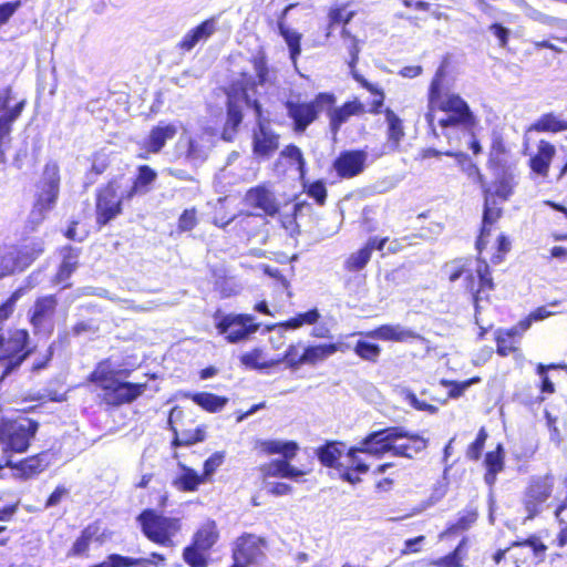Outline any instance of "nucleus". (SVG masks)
<instances>
[{
	"label": "nucleus",
	"mask_w": 567,
	"mask_h": 567,
	"mask_svg": "<svg viewBox=\"0 0 567 567\" xmlns=\"http://www.w3.org/2000/svg\"><path fill=\"white\" fill-rule=\"evenodd\" d=\"M445 74V63L443 62L437 68L430 84L425 120L429 126L434 131L436 120L435 112L440 110L445 113L443 117L437 118V124L441 127L445 128L462 125L465 128H471L475 124V117L468 104L456 94L442 95V83Z\"/></svg>",
	"instance_id": "f257e3e1"
},
{
	"label": "nucleus",
	"mask_w": 567,
	"mask_h": 567,
	"mask_svg": "<svg viewBox=\"0 0 567 567\" xmlns=\"http://www.w3.org/2000/svg\"><path fill=\"white\" fill-rule=\"evenodd\" d=\"M471 259H455L447 262L444 267L451 282L461 278L464 279V287L472 292L475 307L476 323H478L477 315L481 311L480 302L487 298L489 291L494 289L493 278L486 261L477 259L476 267L473 269Z\"/></svg>",
	"instance_id": "f03ea898"
},
{
	"label": "nucleus",
	"mask_w": 567,
	"mask_h": 567,
	"mask_svg": "<svg viewBox=\"0 0 567 567\" xmlns=\"http://www.w3.org/2000/svg\"><path fill=\"white\" fill-rule=\"evenodd\" d=\"M367 444L377 457L392 452L393 455L412 458L426 447L427 441L403 427L394 426L370 433L367 436Z\"/></svg>",
	"instance_id": "7ed1b4c3"
},
{
	"label": "nucleus",
	"mask_w": 567,
	"mask_h": 567,
	"mask_svg": "<svg viewBox=\"0 0 567 567\" xmlns=\"http://www.w3.org/2000/svg\"><path fill=\"white\" fill-rule=\"evenodd\" d=\"M143 535L154 544L173 547L174 538L182 529V522L177 517L165 516L156 509H144L137 517Z\"/></svg>",
	"instance_id": "20e7f679"
},
{
	"label": "nucleus",
	"mask_w": 567,
	"mask_h": 567,
	"mask_svg": "<svg viewBox=\"0 0 567 567\" xmlns=\"http://www.w3.org/2000/svg\"><path fill=\"white\" fill-rule=\"evenodd\" d=\"M126 194L125 178L117 176L96 190V224L102 227L122 214V205L131 200Z\"/></svg>",
	"instance_id": "39448f33"
},
{
	"label": "nucleus",
	"mask_w": 567,
	"mask_h": 567,
	"mask_svg": "<svg viewBox=\"0 0 567 567\" xmlns=\"http://www.w3.org/2000/svg\"><path fill=\"white\" fill-rule=\"evenodd\" d=\"M38 187L37 199L29 215V223L34 226L41 224L56 204L60 192V169L56 163L51 162L44 166Z\"/></svg>",
	"instance_id": "423d86ee"
},
{
	"label": "nucleus",
	"mask_w": 567,
	"mask_h": 567,
	"mask_svg": "<svg viewBox=\"0 0 567 567\" xmlns=\"http://www.w3.org/2000/svg\"><path fill=\"white\" fill-rule=\"evenodd\" d=\"M28 340L27 330L0 326V361L4 362L1 378L17 369L29 355Z\"/></svg>",
	"instance_id": "0eeeda50"
},
{
	"label": "nucleus",
	"mask_w": 567,
	"mask_h": 567,
	"mask_svg": "<svg viewBox=\"0 0 567 567\" xmlns=\"http://www.w3.org/2000/svg\"><path fill=\"white\" fill-rule=\"evenodd\" d=\"M91 381L95 382L103 391L102 398L110 405H120L128 403L140 396L146 384L120 382L112 375H109L99 367L92 374Z\"/></svg>",
	"instance_id": "6e6552de"
},
{
	"label": "nucleus",
	"mask_w": 567,
	"mask_h": 567,
	"mask_svg": "<svg viewBox=\"0 0 567 567\" xmlns=\"http://www.w3.org/2000/svg\"><path fill=\"white\" fill-rule=\"evenodd\" d=\"M38 431V423L20 417L13 421H3L0 425V442L4 451L23 453L30 445V440Z\"/></svg>",
	"instance_id": "1a4fd4ad"
},
{
	"label": "nucleus",
	"mask_w": 567,
	"mask_h": 567,
	"mask_svg": "<svg viewBox=\"0 0 567 567\" xmlns=\"http://www.w3.org/2000/svg\"><path fill=\"white\" fill-rule=\"evenodd\" d=\"M216 320V329L220 336H224L227 342L238 343L247 340L251 334L256 333L260 327L255 322L252 315H220L219 311L214 316Z\"/></svg>",
	"instance_id": "9d476101"
},
{
	"label": "nucleus",
	"mask_w": 567,
	"mask_h": 567,
	"mask_svg": "<svg viewBox=\"0 0 567 567\" xmlns=\"http://www.w3.org/2000/svg\"><path fill=\"white\" fill-rule=\"evenodd\" d=\"M555 477L553 474L532 476L524 495L526 519H533L542 512L543 504L551 496Z\"/></svg>",
	"instance_id": "9b49d317"
},
{
	"label": "nucleus",
	"mask_w": 567,
	"mask_h": 567,
	"mask_svg": "<svg viewBox=\"0 0 567 567\" xmlns=\"http://www.w3.org/2000/svg\"><path fill=\"white\" fill-rule=\"evenodd\" d=\"M267 542L254 534H243L234 544L233 558L238 566L248 567L265 557Z\"/></svg>",
	"instance_id": "f8f14e48"
},
{
	"label": "nucleus",
	"mask_w": 567,
	"mask_h": 567,
	"mask_svg": "<svg viewBox=\"0 0 567 567\" xmlns=\"http://www.w3.org/2000/svg\"><path fill=\"white\" fill-rule=\"evenodd\" d=\"M252 64L257 82L254 81L251 76L246 78V75L244 74L243 100L247 105H251L255 109L257 116H260L261 104L257 99H250L249 91L254 90L256 86L265 87L267 85H270L272 81L270 79L269 70L264 55L258 54L254 56Z\"/></svg>",
	"instance_id": "ddd939ff"
},
{
	"label": "nucleus",
	"mask_w": 567,
	"mask_h": 567,
	"mask_svg": "<svg viewBox=\"0 0 567 567\" xmlns=\"http://www.w3.org/2000/svg\"><path fill=\"white\" fill-rule=\"evenodd\" d=\"M287 115L293 122V131L303 133L307 127L317 120L319 110L316 103L301 102L299 97L288 99L285 102Z\"/></svg>",
	"instance_id": "4468645a"
},
{
	"label": "nucleus",
	"mask_w": 567,
	"mask_h": 567,
	"mask_svg": "<svg viewBox=\"0 0 567 567\" xmlns=\"http://www.w3.org/2000/svg\"><path fill=\"white\" fill-rule=\"evenodd\" d=\"M368 155L364 151H344L333 162V168L342 178H351L363 172Z\"/></svg>",
	"instance_id": "2eb2a0df"
},
{
	"label": "nucleus",
	"mask_w": 567,
	"mask_h": 567,
	"mask_svg": "<svg viewBox=\"0 0 567 567\" xmlns=\"http://www.w3.org/2000/svg\"><path fill=\"white\" fill-rule=\"evenodd\" d=\"M58 300L54 296L38 298L30 310V322L35 330L52 329L51 319L55 312Z\"/></svg>",
	"instance_id": "dca6fc26"
},
{
	"label": "nucleus",
	"mask_w": 567,
	"mask_h": 567,
	"mask_svg": "<svg viewBox=\"0 0 567 567\" xmlns=\"http://www.w3.org/2000/svg\"><path fill=\"white\" fill-rule=\"evenodd\" d=\"M212 150V137L207 132L190 135L186 141L185 161L192 166L202 165Z\"/></svg>",
	"instance_id": "f3484780"
},
{
	"label": "nucleus",
	"mask_w": 567,
	"mask_h": 567,
	"mask_svg": "<svg viewBox=\"0 0 567 567\" xmlns=\"http://www.w3.org/2000/svg\"><path fill=\"white\" fill-rule=\"evenodd\" d=\"M484 212H483V226L481 234L476 240V249L482 252L485 247V237L489 235L491 226L499 218L501 208L497 206L493 197L491 188H484Z\"/></svg>",
	"instance_id": "a211bd4d"
},
{
	"label": "nucleus",
	"mask_w": 567,
	"mask_h": 567,
	"mask_svg": "<svg viewBox=\"0 0 567 567\" xmlns=\"http://www.w3.org/2000/svg\"><path fill=\"white\" fill-rule=\"evenodd\" d=\"M278 146L279 135L268 124L259 123L254 132V153L258 156H270Z\"/></svg>",
	"instance_id": "6ab92c4d"
},
{
	"label": "nucleus",
	"mask_w": 567,
	"mask_h": 567,
	"mask_svg": "<svg viewBox=\"0 0 567 567\" xmlns=\"http://www.w3.org/2000/svg\"><path fill=\"white\" fill-rule=\"evenodd\" d=\"M24 102H19L14 106H9V97H0V161L3 162L4 140L11 132L12 123L20 116Z\"/></svg>",
	"instance_id": "aec40b11"
},
{
	"label": "nucleus",
	"mask_w": 567,
	"mask_h": 567,
	"mask_svg": "<svg viewBox=\"0 0 567 567\" xmlns=\"http://www.w3.org/2000/svg\"><path fill=\"white\" fill-rule=\"evenodd\" d=\"M178 132L175 123L159 122L154 126L144 142V147L150 153H159L167 141L173 140Z\"/></svg>",
	"instance_id": "412c9836"
},
{
	"label": "nucleus",
	"mask_w": 567,
	"mask_h": 567,
	"mask_svg": "<svg viewBox=\"0 0 567 567\" xmlns=\"http://www.w3.org/2000/svg\"><path fill=\"white\" fill-rule=\"evenodd\" d=\"M364 334L372 339L394 342H405L410 339L419 338L414 331L401 324H383Z\"/></svg>",
	"instance_id": "4be33fe9"
},
{
	"label": "nucleus",
	"mask_w": 567,
	"mask_h": 567,
	"mask_svg": "<svg viewBox=\"0 0 567 567\" xmlns=\"http://www.w3.org/2000/svg\"><path fill=\"white\" fill-rule=\"evenodd\" d=\"M245 199L249 206L258 208L269 216H274L278 213L276 199L265 186H257L249 189Z\"/></svg>",
	"instance_id": "5701e85b"
},
{
	"label": "nucleus",
	"mask_w": 567,
	"mask_h": 567,
	"mask_svg": "<svg viewBox=\"0 0 567 567\" xmlns=\"http://www.w3.org/2000/svg\"><path fill=\"white\" fill-rule=\"evenodd\" d=\"M243 101L228 96L227 117L221 132V138L231 142L237 134L238 127L243 122Z\"/></svg>",
	"instance_id": "b1692460"
},
{
	"label": "nucleus",
	"mask_w": 567,
	"mask_h": 567,
	"mask_svg": "<svg viewBox=\"0 0 567 567\" xmlns=\"http://www.w3.org/2000/svg\"><path fill=\"white\" fill-rule=\"evenodd\" d=\"M364 107L358 100L347 102L340 107H334L329 112L330 130L336 136L343 123H346L352 115H359L363 112Z\"/></svg>",
	"instance_id": "393cba45"
},
{
	"label": "nucleus",
	"mask_w": 567,
	"mask_h": 567,
	"mask_svg": "<svg viewBox=\"0 0 567 567\" xmlns=\"http://www.w3.org/2000/svg\"><path fill=\"white\" fill-rule=\"evenodd\" d=\"M156 172L147 165H141L134 181L125 178L126 194L132 198L137 195H144L150 190V185L155 182Z\"/></svg>",
	"instance_id": "a878e982"
},
{
	"label": "nucleus",
	"mask_w": 567,
	"mask_h": 567,
	"mask_svg": "<svg viewBox=\"0 0 567 567\" xmlns=\"http://www.w3.org/2000/svg\"><path fill=\"white\" fill-rule=\"evenodd\" d=\"M385 123H386V137H388V147L391 151H398L401 142L405 136L403 121L400 118L398 114L394 113L391 109L386 107L383 111Z\"/></svg>",
	"instance_id": "bb28decb"
},
{
	"label": "nucleus",
	"mask_w": 567,
	"mask_h": 567,
	"mask_svg": "<svg viewBox=\"0 0 567 567\" xmlns=\"http://www.w3.org/2000/svg\"><path fill=\"white\" fill-rule=\"evenodd\" d=\"M555 153V146L542 140L538 144L536 155L530 158L532 169L538 175L546 176Z\"/></svg>",
	"instance_id": "cd10ccee"
},
{
	"label": "nucleus",
	"mask_w": 567,
	"mask_h": 567,
	"mask_svg": "<svg viewBox=\"0 0 567 567\" xmlns=\"http://www.w3.org/2000/svg\"><path fill=\"white\" fill-rule=\"evenodd\" d=\"M177 465L181 468V474H178L173 481V485L177 489L183 492H194L202 483L205 482L204 477L195 470L186 466L182 462H178Z\"/></svg>",
	"instance_id": "c85d7f7f"
},
{
	"label": "nucleus",
	"mask_w": 567,
	"mask_h": 567,
	"mask_svg": "<svg viewBox=\"0 0 567 567\" xmlns=\"http://www.w3.org/2000/svg\"><path fill=\"white\" fill-rule=\"evenodd\" d=\"M48 454L41 453L21 461L18 465H13L10 458H6L4 464L0 462V468L3 466L18 467L22 475L28 477L42 472L48 466Z\"/></svg>",
	"instance_id": "c756f323"
},
{
	"label": "nucleus",
	"mask_w": 567,
	"mask_h": 567,
	"mask_svg": "<svg viewBox=\"0 0 567 567\" xmlns=\"http://www.w3.org/2000/svg\"><path fill=\"white\" fill-rule=\"evenodd\" d=\"M338 351H343L342 344H317L308 346L303 350V364L313 365L333 355Z\"/></svg>",
	"instance_id": "7c9ffc66"
},
{
	"label": "nucleus",
	"mask_w": 567,
	"mask_h": 567,
	"mask_svg": "<svg viewBox=\"0 0 567 567\" xmlns=\"http://www.w3.org/2000/svg\"><path fill=\"white\" fill-rule=\"evenodd\" d=\"M218 539V532L214 520L205 522L195 533L192 544L203 551L209 550Z\"/></svg>",
	"instance_id": "2f4dec72"
},
{
	"label": "nucleus",
	"mask_w": 567,
	"mask_h": 567,
	"mask_svg": "<svg viewBox=\"0 0 567 567\" xmlns=\"http://www.w3.org/2000/svg\"><path fill=\"white\" fill-rule=\"evenodd\" d=\"M370 447L367 444V436L361 441L359 446L351 447L347 453V461L344 462V466H349V470H353L355 473L365 474L369 471V465L362 460L358 454L364 453L372 456H377L373 452H371Z\"/></svg>",
	"instance_id": "473e14b6"
},
{
	"label": "nucleus",
	"mask_w": 567,
	"mask_h": 567,
	"mask_svg": "<svg viewBox=\"0 0 567 567\" xmlns=\"http://www.w3.org/2000/svg\"><path fill=\"white\" fill-rule=\"evenodd\" d=\"M63 260L60 265L59 271L55 276V281L61 284L68 280L75 271L79 264L80 251L78 248L68 246L63 249Z\"/></svg>",
	"instance_id": "72a5a7b5"
},
{
	"label": "nucleus",
	"mask_w": 567,
	"mask_h": 567,
	"mask_svg": "<svg viewBox=\"0 0 567 567\" xmlns=\"http://www.w3.org/2000/svg\"><path fill=\"white\" fill-rule=\"evenodd\" d=\"M375 241L377 237H372L368 240L364 247L351 254L344 262V268L351 272L362 270L371 258Z\"/></svg>",
	"instance_id": "f704fd0d"
},
{
	"label": "nucleus",
	"mask_w": 567,
	"mask_h": 567,
	"mask_svg": "<svg viewBox=\"0 0 567 567\" xmlns=\"http://www.w3.org/2000/svg\"><path fill=\"white\" fill-rule=\"evenodd\" d=\"M17 246H0V279L21 271L18 264Z\"/></svg>",
	"instance_id": "c9c22d12"
},
{
	"label": "nucleus",
	"mask_w": 567,
	"mask_h": 567,
	"mask_svg": "<svg viewBox=\"0 0 567 567\" xmlns=\"http://www.w3.org/2000/svg\"><path fill=\"white\" fill-rule=\"evenodd\" d=\"M344 445L339 442H328L317 450V456L322 465L338 470V462L343 454Z\"/></svg>",
	"instance_id": "e433bc0d"
},
{
	"label": "nucleus",
	"mask_w": 567,
	"mask_h": 567,
	"mask_svg": "<svg viewBox=\"0 0 567 567\" xmlns=\"http://www.w3.org/2000/svg\"><path fill=\"white\" fill-rule=\"evenodd\" d=\"M44 251L43 241L40 239L32 240L21 247H18V264L20 270L23 271Z\"/></svg>",
	"instance_id": "4c0bfd02"
},
{
	"label": "nucleus",
	"mask_w": 567,
	"mask_h": 567,
	"mask_svg": "<svg viewBox=\"0 0 567 567\" xmlns=\"http://www.w3.org/2000/svg\"><path fill=\"white\" fill-rule=\"evenodd\" d=\"M530 130L536 132H561L567 130V121L561 120L553 113H547L533 123Z\"/></svg>",
	"instance_id": "58836bf2"
},
{
	"label": "nucleus",
	"mask_w": 567,
	"mask_h": 567,
	"mask_svg": "<svg viewBox=\"0 0 567 567\" xmlns=\"http://www.w3.org/2000/svg\"><path fill=\"white\" fill-rule=\"evenodd\" d=\"M260 446L268 454H281L286 458H292L298 451V444L293 441L267 440Z\"/></svg>",
	"instance_id": "ea45409f"
},
{
	"label": "nucleus",
	"mask_w": 567,
	"mask_h": 567,
	"mask_svg": "<svg viewBox=\"0 0 567 567\" xmlns=\"http://www.w3.org/2000/svg\"><path fill=\"white\" fill-rule=\"evenodd\" d=\"M174 431V440L173 445L174 446H188L193 445L198 442H203L206 437V427L204 425L197 426L194 430H183L181 432H177L175 429Z\"/></svg>",
	"instance_id": "a19ab883"
},
{
	"label": "nucleus",
	"mask_w": 567,
	"mask_h": 567,
	"mask_svg": "<svg viewBox=\"0 0 567 567\" xmlns=\"http://www.w3.org/2000/svg\"><path fill=\"white\" fill-rule=\"evenodd\" d=\"M240 361L245 367L250 369H266L280 363V360L267 361L265 359L264 351L259 348H256L249 352L244 353L240 357Z\"/></svg>",
	"instance_id": "79ce46f5"
},
{
	"label": "nucleus",
	"mask_w": 567,
	"mask_h": 567,
	"mask_svg": "<svg viewBox=\"0 0 567 567\" xmlns=\"http://www.w3.org/2000/svg\"><path fill=\"white\" fill-rule=\"evenodd\" d=\"M193 401L208 412L220 411L228 402L227 398L213 393L202 392L193 395Z\"/></svg>",
	"instance_id": "37998d69"
},
{
	"label": "nucleus",
	"mask_w": 567,
	"mask_h": 567,
	"mask_svg": "<svg viewBox=\"0 0 567 567\" xmlns=\"http://www.w3.org/2000/svg\"><path fill=\"white\" fill-rule=\"evenodd\" d=\"M320 318V313L318 309H311L309 311H306L303 313H299L296 317L278 323L277 326L269 327L268 329H274L275 327L282 328V329H298L302 327L303 324H313L316 323Z\"/></svg>",
	"instance_id": "c03bdc74"
},
{
	"label": "nucleus",
	"mask_w": 567,
	"mask_h": 567,
	"mask_svg": "<svg viewBox=\"0 0 567 567\" xmlns=\"http://www.w3.org/2000/svg\"><path fill=\"white\" fill-rule=\"evenodd\" d=\"M279 31L289 48L290 58H291L292 62L296 63L297 58L301 51V48H300L301 34L295 30L289 29L288 27L284 25L282 23L279 24Z\"/></svg>",
	"instance_id": "a18cd8bd"
},
{
	"label": "nucleus",
	"mask_w": 567,
	"mask_h": 567,
	"mask_svg": "<svg viewBox=\"0 0 567 567\" xmlns=\"http://www.w3.org/2000/svg\"><path fill=\"white\" fill-rule=\"evenodd\" d=\"M342 37L350 38V44L348 45V51H349V55H350L351 60L349 62V66L351 69V72H352L354 79L358 82H361L364 87H367L368 90H370L371 92L374 93V90L371 87V85L354 72V65L359 59V52H360L357 40L354 38H351L349 32L346 29L342 30Z\"/></svg>",
	"instance_id": "49530a36"
},
{
	"label": "nucleus",
	"mask_w": 567,
	"mask_h": 567,
	"mask_svg": "<svg viewBox=\"0 0 567 567\" xmlns=\"http://www.w3.org/2000/svg\"><path fill=\"white\" fill-rule=\"evenodd\" d=\"M354 352L362 360L377 362L378 358L381 353V348L379 344L367 342V341H358L354 347Z\"/></svg>",
	"instance_id": "de8ad7c7"
},
{
	"label": "nucleus",
	"mask_w": 567,
	"mask_h": 567,
	"mask_svg": "<svg viewBox=\"0 0 567 567\" xmlns=\"http://www.w3.org/2000/svg\"><path fill=\"white\" fill-rule=\"evenodd\" d=\"M25 288L17 289L1 306H0V326L10 327L7 320L12 315L18 300L24 295Z\"/></svg>",
	"instance_id": "09e8293b"
},
{
	"label": "nucleus",
	"mask_w": 567,
	"mask_h": 567,
	"mask_svg": "<svg viewBox=\"0 0 567 567\" xmlns=\"http://www.w3.org/2000/svg\"><path fill=\"white\" fill-rule=\"evenodd\" d=\"M183 559L190 567H207V559L204 556L203 550L194 544H190L184 548Z\"/></svg>",
	"instance_id": "8fccbe9b"
},
{
	"label": "nucleus",
	"mask_w": 567,
	"mask_h": 567,
	"mask_svg": "<svg viewBox=\"0 0 567 567\" xmlns=\"http://www.w3.org/2000/svg\"><path fill=\"white\" fill-rule=\"evenodd\" d=\"M218 29V18L212 17L206 19L197 27L190 29L202 42L207 41Z\"/></svg>",
	"instance_id": "3c124183"
},
{
	"label": "nucleus",
	"mask_w": 567,
	"mask_h": 567,
	"mask_svg": "<svg viewBox=\"0 0 567 567\" xmlns=\"http://www.w3.org/2000/svg\"><path fill=\"white\" fill-rule=\"evenodd\" d=\"M400 394L403 398V400L406 403H409L412 408H414L415 410L426 411V412L432 413V414L437 411L436 406H434L432 404H429V403H426L424 401L419 400L417 396L415 395V393H413L409 389H402L400 391Z\"/></svg>",
	"instance_id": "603ef678"
},
{
	"label": "nucleus",
	"mask_w": 567,
	"mask_h": 567,
	"mask_svg": "<svg viewBox=\"0 0 567 567\" xmlns=\"http://www.w3.org/2000/svg\"><path fill=\"white\" fill-rule=\"evenodd\" d=\"M303 353L299 354L298 346L290 344L287 350L285 351V354L282 358H279L280 362H285L288 368L296 370L300 365H303Z\"/></svg>",
	"instance_id": "864d4df0"
},
{
	"label": "nucleus",
	"mask_w": 567,
	"mask_h": 567,
	"mask_svg": "<svg viewBox=\"0 0 567 567\" xmlns=\"http://www.w3.org/2000/svg\"><path fill=\"white\" fill-rule=\"evenodd\" d=\"M487 436L488 435L486 430L482 427L478 431L475 441L468 446L466 451V456L468 458L477 461L481 457Z\"/></svg>",
	"instance_id": "5fc2aeb1"
},
{
	"label": "nucleus",
	"mask_w": 567,
	"mask_h": 567,
	"mask_svg": "<svg viewBox=\"0 0 567 567\" xmlns=\"http://www.w3.org/2000/svg\"><path fill=\"white\" fill-rule=\"evenodd\" d=\"M508 336V333L496 332L497 353L502 357H506L517 350V340H512Z\"/></svg>",
	"instance_id": "6e6d98bb"
},
{
	"label": "nucleus",
	"mask_w": 567,
	"mask_h": 567,
	"mask_svg": "<svg viewBox=\"0 0 567 567\" xmlns=\"http://www.w3.org/2000/svg\"><path fill=\"white\" fill-rule=\"evenodd\" d=\"M485 465L492 472H501L504 467L503 447L498 445L496 451L488 452L485 456Z\"/></svg>",
	"instance_id": "4d7b16f0"
},
{
	"label": "nucleus",
	"mask_w": 567,
	"mask_h": 567,
	"mask_svg": "<svg viewBox=\"0 0 567 567\" xmlns=\"http://www.w3.org/2000/svg\"><path fill=\"white\" fill-rule=\"evenodd\" d=\"M555 313V311L548 310L547 307H538L526 319L519 321L520 329L522 331H527L533 321L544 320Z\"/></svg>",
	"instance_id": "13d9d810"
},
{
	"label": "nucleus",
	"mask_w": 567,
	"mask_h": 567,
	"mask_svg": "<svg viewBox=\"0 0 567 567\" xmlns=\"http://www.w3.org/2000/svg\"><path fill=\"white\" fill-rule=\"evenodd\" d=\"M225 455L221 452H216L210 455L204 463V481L208 480L216 470L224 463Z\"/></svg>",
	"instance_id": "bf43d9fd"
},
{
	"label": "nucleus",
	"mask_w": 567,
	"mask_h": 567,
	"mask_svg": "<svg viewBox=\"0 0 567 567\" xmlns=\"http://www.w3.org/2000/svg\"><path fill=\"white\" fill-rule=\"evenodd\" d=\"M307 194L313 198L317 204L323 205L327 198V188L322 181H316L307 186Z\"/></svg>",
	"instance_id": "052dcab7"
},
{
	"label": "nucleus",
	"mask_w": 567,
	"mask_h": 567,
	"mask_svg": "<svg viewBox=\"0 0 567 567\" xmlns=\"http://www.w3.org/2000/svg\"><path fill=\"white\" fill-rule=\"evenodd\" d=\"M480 381L481 379L478 377H474L462 382L443 381V384L449 385L451 388L449 391L451 398H460L472 384L478 383Z\"/></svg>",
	"instance_id": "680f3d73"
},
{
	"label": "nucleus",
	"mask_w": 567,
	"mask_h": 567,
	"mask_svg": "<svg viewBox=\"0 0 567 567\" xmlns=\"http://www.w3.org/2000/svg\"><path fill=\"white\" fill-rule=\"evenodd\" d=\"M489 188L492 189L493 197H498L502 200H506L513 192V185L506 177L501 178L494 184L493 188Z\"/></svg>",
	"instance_id": "e2e57ef3"
},
{
	"label": "nucleus",
	"mask_w": 567,
	"mask_h": 567,
	"mask_svg": "<svg viewBox=\"0 0 567 567\" xmlns=\"http://www.w3.org/2000/svg\"><path fill=\"white\" fill-rule=\"evenodd\" d=\"M287 467H288L287 461L274 460L269 464L264 466V472H265L266 476L285 477Z\"/></svg>",
	"instance_id": "0e129e2a"
},
{
	"label": "nucleus",
	"mask_w": 567,
	"mask_h": 567,
	"mask_svg": "<svg viewBox=\"0 0 567 567\" xmlns=\"http://www.w3.org/2000/svg\"><path fill=\"white\" fill-rule=\"evenodd\" d=\"M559 367L560 365H556V364L545 365L543 363H539L537 365V374L542 378V392L553 393L555 391L554 383L549 380V378L547 375V371L549 369H556Z\"/></svg>",
	"instance_id": "69168bd1"
},
{
	"label": "nucleus",
	"mask_w": 567,
	"mask_h": 567,
	"mask_svg": "<svg viewBox=\"0 0 567 567\" xmlns=\"http://www.w3.org/2000/svg\"><path fill=\"white\" fill-rule=\"evenodd\" d=\"M197 225L196 209H185L178 219V228L182 231L192 230Z\"/></svg>",
	"instance_id": "338daca9"
},
{
	"label": "nucleus",
	"mask_w": 567,
	"mask_h": 567,
	"mask_svg": "<svg viewBox=\"0 0 567 567\" xmlns=\"http://www.w3.org/2000/svg\"><path fill=\"white\" fill-rule=\"evenodd\" d=\"M520 546L530 547L534 551L535 557L539 558V560H544V555L547 549V546L540 542V539L536 536H532L524 542L519 543Z\"/></svg>",
	"instance_id": "774afa93"
}]
</instances>
